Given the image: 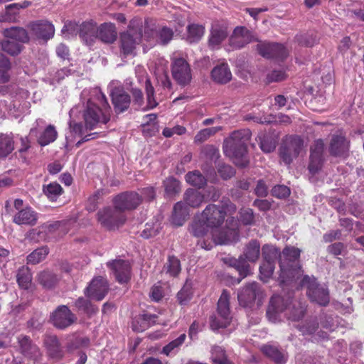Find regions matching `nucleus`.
<instances>
[{
    "label": "nucleus",
    "mask_w": 364,
    "mask_h": 364,
    "mask_svg": "<svg viewBox=\"0 0 364 364\" xmlns=\"http://www.w3.org/2000/svg\"><path fill=\"white\" fill-rule=\"evenodd\" d=\"M211 78L217 84L225 85L232 80V73L227 63H221L211 71Z\"/></svg>",
    "instance_id": "b1692460"
},
{
    "label": "nucleus",
    "mask_w": 364,
    "mask_h": 364,
    "mask_svg": "<svg viewBox=\"0 0 364 364\" xmlns=\"http://www.w3.org/2000/svg\"><path fill=\"white\" fill-rule=\"evenodd\" d=\"M43 193L50 201H56L63 193V189L57 182H51L43 187Z\"/></svg>",
    "instance_id": "c03bdc74"
},
{
    "label": "nucleus",
    "mask_w": 364,
    "mask_h": 364,
    "mask_svg": "<svg viewBox=\"0 0 364 364\" xmlns=\"http://www.w3.org/2000/svg\"><path fill=\"white\" fill-rule=\"evenodd\" d=\"M188 38L191 42L199 41L205 33V26L201 24L191 23L187 26Z\"/></svg>",
    "instance_id": "de8ad7c7"
},
{
    "label": "nucleus",
    "mask_w": 364,
    "mask_h": 364,
    "mask_svg": "<svg viewBox=\"0 0 364 364\" xmlns=\"http://www.w3.org/2000/svg\"><path fill=\"white\" fill-rule=\"evenodd\" d=\"M262 353L272 359L277 364H284L287 360V357L284 353L278 349L277 347L272 345H264L262 346Z\"/></svg>",
    "instance_id": "72a5a7b5"
},
{
    "label": "nucleus",
    "mask_w": 364,
    "mask_h": 364,
    "mask_svg": "<svg viewBox=\"0 0 364 364\" xmlns=\"http://www.w3.org/2000/svg\"><path fill=\"white\" fill-rule=\"evenodd\" d=\"M168 284L159 281L152 287L150 296H165L168 294Z\"/></svg>",
    "instance_id": "69168bd1"
},
{
    "label": "nucleus",
    "mask_w": 364,
    "mask_h": 364,
    "mask_svg": "<svg viewBox=\"0 0 364 364\" xmlns=\"http://www.w3.org/2000/svg\"><path fill=\"white\" fill-rule=\"evenodd\" d=\"M1 44V49L11 55H18L23 48V46L20 43L9 38L3 41Z\"/></svg>",
    "instance_id": "3c124183"
},
{
    "label": "nucleus",
    "mask_w": 364,
    "mask_h": 364,
    "mask_svg": "<svg viewBox=\"0 0 364 364\" xmlns=\"http://www.w3.org/2000/svg\"><path fill=\"white\" fill-rule=\"evenodd\" d=\"M210 226L208 225L204 218L201 215L198 216L194 219L189 228V232L192 235L196 237H203L208 232Z\"/></svg>",
    "instance_id": "c9c22d12"
},
{
    "label": "nucleus",
    "mask_w": 364,
    "mask_h": 364,
    "mask_svg": "<svg viewBox=\"0 0 364 364\" xmlns=\"http://www.w3.org/2000/svg\"><path fill=\"white\" fill-rule=\"evenodd\" d=\"M58 136V132L53 125H48L38 138V142L41 146H45L53 142Z\"/></svg>",
    "instance_id": "37998d69"
},
{
    "label": "nucleus",
    "mask_w": 364,
    "mask_h": 364,
    "mask_svg": "<svg viewBox=\"0 0 364 364\" xmlns=\"http://www.w3.org/2000/svg\"><path fill=\"white\" fill-rule=\"evenodd\" d=\"M290 189L284 185H277L272 189V195L277 198H285L290 195Z\"/></svg>",
    "instance_id": "774afa93"
},
{
    "label": "nucleus",
    "mask_w": 364,
    "mask_h": 364,
    "mask_svg": "<svg viewBox=\"0 0 364 364\" xmlns=\"http://www.w3.org/2000/svg\"><path fill=\"white\" fill-rule=\"evenodd\" d=\"M117 37L116 27L114 23H102L97 29V38L107 44L113 43Z\"/></svg>",
    "instance_id": "a878e982"
},
{
    "label": "nucleus",
    "mask_w": 364,
    "mask_h": 364,
    "mask_svg": "<svg viewBox=\"0 0 364 364\" xmlns=\"http://www.w3.org/2000/svg\"><path fill=\"white\" fill-rule=\"evenodd\" d=\"M75 306L80 311L90 315L97 311V308L91 303L89 297H79L75 301Z\"/></svg>",
    "instance_id": "864d4df0"
},
{
    "label": "nucleus",
    "mask_w": 364,
    "mask_h": 364,
    "mask_svg": "<svg viewBox=\"0 0 364 364\" xmlns=\"http://www.w3.org/2000/svg\"><path fill=\"white\" fill-rule=\"evenodd\" d=\"M324 146L323 139L315 140L310 147V156L323 157Z\"/></svg>",
    "instance_id": "338daca9"
},
{
    "label": "nucleus",
    "mask_w": 364,
    "mask_h": 364,
    "mask_svg": "<svg viewBox=\"0 0 364 364\" xmlns=\"http://www.w3.org/2000/svg\"><path fill=\"white\" fill-rule=\"evenodd\" d=\"M181 272V264L180 259L174 255H168L166 262L164 264L162 273L169 277L176 278Z\"/></svg>",
    "instance_id": "c85d7f7f"
},
{
    "label": "nucleus",
    "mask_w": 364,
    "mask_h": 364,
    "mask_svg": "<svg viewBox=\"0 0 364 364\" xmlns=\"http://www.w3.org/2000/svg\"><path fill=\"white\" fill-rule=\"evenodd\" d=\"M350 140L346 133L338 131L330 135L328 151L331 156L345 160L350 156Z\"/></svg>",
    "instance_id": "0eeeda50"
},
{
    "label": "nucleus",
    "mask_w": 364,
    "mask_h": 364,
    "mask_svg": "<svg viewBox=\"0 0 364 364\" xmlns=\"http://www.w3.org/2000/svg\"><path fill=\"white\" fill-rule=\"evenodd\" d=\"M107 267L112 271L117 282L127 284L132 277V266L128 260L112 259L107 262Z\"/></svg>",
    "instance_id": "ddd939ff"
},
{
    "label": "nucleus",
    "mask_w": 364,
    "mask_h": 364,
    "mask_svg": "<svg viewBox=\"0 0 364 364\" xmlns=\"http://www.w3.org/2000/svg\"><path fill=\"white\" fill-rule=\"evenodd\" d=\"M109 291V283L105 277H94L85 289V296H106Z\"/></svg>",
    "instance_id": "4be33fe9"
},
{
    "label": "nucleus",
    "mask_w": 364,
    "mask_h": 364,
    "mask_svg": "<svg viewBox=\"0 0 364 364\" xmlns=\"http://www.w3.org/2000/svg\"><path fill=\"white\" fill-rule=\"evenodd\" d=\"M3 34L6 38L18 43H25L29 41L28 31L22 27L13 26L6 28L4 30Z\"/></svg>",
    "instance_id": "c756f323"
},
{
    "label": "nucleus",
    "mask_w": 364,
    "mask_h": 364,
    "mask_svg": "<svg viewBox=\"0 0 364 364\" xmlns=\"http://www.w3.org/2000/svg\"><path fill=\"white\" fill-rule=\"evenodd\" d=\"M77 320L75 314L66 306H58L50 315L53 325L59 329L70 326Z\"/></svg>",
    "instance_id": "4468645a"
},
{
    "label": "nucleus",
    "mask_w": 364,
    "mask_h": 364,
    "mask_svg": "<svg viewBox=\"0 0 364 364\" xmlns=\"http://www.w3.org/2000/svg\"><path fill=\"white\" fill-rule=\"evenodd\" d=\"M185 179L188 184L198 188H203L207 184V179L198 170L187 173Z\"/></svg>",
    "instance_id": "ea45409f"
},
{
    "label": "nucleus",
    "mask_w": 364,
    "mask_h": 364,
    "mask_svg": "<svg viewBox=\"0 0 364 364\" xmlns=\"http://www.w3.org/2000/svg\"><path fill=\"white\" fill-rule=\"evenodd\" d=\"M324 163V157L309 156V163L308 169L309 172L314 175L321 170Z\"/></svg>",
    "instance_id": "680f3d73"
},
{
    "label": "nucleus",
    "mask_w": 364,
    "mask_h": 364,
    "mask_svg": "<svg viewBox=\"0 0 364 364\" xmlns=\"http://www.w3.org/2000/svg\"><path fill=\"white\" fill-rule=\"evenodd\" d=\"M145 92L146 95V109H151L155 108L158 105V102L155 99V90L149 78H146L145 81Z\"/></svg>",
    "instance_id": "8fccbe9b"
},
{
    "label": "nucleus",
    "mask_w": 364,
    "mask_h": 364,
    "mask_svg": "<svg viewBox=\"0 0 364 364\" xmlns=\"http://www.w3.org/2000/svg\"><path fill=\"white\" fill-rule=\"evenodd\" d=\"M262 256L265 262L273 263L275 264L276 260L281 258L280 250L271 245H264L262 248Z\"/></svg>",
    "instance_id": "58836bf2"
},
{
    "label": "nucleus",
    "mask_w": 364,
    "mask_h": 364,
    "mask_svg": "<svg viewBox=\"0 0 364 364\" xmlns=\"http://www.w3.org/2000/svg\"><path fill=\"white\" fill-rule=\"evenodd\" d=\"M97 100L100 106L89 100L83 111V119L87 129L92 130L101 124H107L110 120L111 107L106 96L100 93Z\"/></svg>",
    "instance_id": "f03ea898"
},
{
    "label": "nucleus",
    "mask_w": 364,
    "mask_h": 364,
    "mask_svg": "<svg viewBox=\"0 0 364 364\" xmlns=\"http://www.w3.org/2000/svg\"><path fill=\"white\" fill-rule=\"evenodd\" d=\"M285 311L289 319L297 321L306 311V306L299 297H271L267 311V315Z\"/></svg>",
    "instance_id": "20e7f679"
},
{
    "label": "nucleus",
    "mask_w": 364,
    "mask_h": 364,
    "mask_svg": "<svg viewBox=\"0 0 364 364\" xmlns=\"http://www.w3.org/2000/svg\"><path fill=\"white\" fill-rule=\"evenodd\" d=\"M110 97L117 114L128 110L131 105V97L123 88L115 87L112 90Z\"/></svg>",
    "instance_id": "a211bd4d"
},
{
    "label": "nucleus",
    "mask_w": 364,
    "mask_h": 364,
    "mask_svg": "<svg viewBox=\"0 0 364 364\" xmlns=\"http://www.w3.org/2000/svg\"><path fill=\"white\" fill-rule=\"evenodd\" d=\"M156 35L159 37L160 43L166 45L172 40L173 31L171 28L164 26L159 28Z\"/></svg>",
    "instance_id": "0e129e2a"
},
{
    "label": "nucleus",
    "mask_w": 364,
    "mask_h": 364,
    "mask_svg": "<svg viewBox=\"0 0 364 364\" xmlns=\"http://www.w3.org/2000/svg\"><path fill=\"white\" fill-rule=\"evenodd\" d=\"M144 35L147 38H151L156 35L159 31L157 21L153 18H146L144 25Z\"/></svg>",
    "instance_id": "6e6d98bb"
},
{
    "label": "nucleus",
    "mask_w": 364,
    "mask_h": 364,
    "mask_svg": "<svg viewBox=\"0 0 364 364\" xmlns=\"http://www.w3.org/2000/svg\"><path fill=\"white\" fill-rule=\"evenodd\" d=\"M171 75L176 83L181 87L189 85L192 80L191 66L183 58L172 59Z\"/></svg>",
    "instance_id": "9d476101"
},
{
    "label": "nucleus",
    "mask_w": 364,
    "mask_h": 364,
    "mask_svg": "<svg viewBox=\"0 0 364 364\" xmlns=\"http://www.w3.org/2000/svg\"><path fill=\"white\" fill-rule=\"evenodd\" d=\"M250 137V130L244 129L232 132L223 141V149L225 155L231 158L238 167L245 168L249 164L247 143Z\"/></svg>",
    "instance_id": "f257e3e1"
},
{
    "label": "nucleus",
    "mask_w": 364,
    "mask_h": 364,
    "mask_svg": "<svg viewBox=\"0 0 364 364\" xmlns=\"http://www.w3.org/2000/svg\"><path fill=\"white\" fill-rule=\"evenodd\" d=\"M240 220L244 225H252L255 224V213L250 208H242L239 211Z\"/></svg>",
    "instance_id": "052dcab7"
},
{
    "label": "nucleus",
    "mask_w": 364,
    "mask_h": 364,
    "mask_svg": "<svg viewBox=\"0 0 364 364\" xmlns=\"http://www.w3.org/2000/svg\"><path fill=\"white\" fill-rule=\"evenodd\" d=\"M11 212L12 222L16 225L34 226L37 223L38 213L30 205H25L22 199L14 200Z\"/></svg>",
    "instance_id": "423d86ee"
},
{
    "label": "nucleus",
    "mask_w": 364,
    "mask_h": 364,
    "mask_svg": "<svg viewBox=\"0 0 364 364\" xmlns=\"http://www.w3.org/2000/svg\"><path fill=\"white\" fill-rule=\"evenodd\" d=\"M300 254L301 250L293 246L285 247L281 252V258L279 260L280 274L278 277V282L281 287L283 288L289 284L292 271L301 269V267L298 264Z\"/></svg>",
    "instance_id": "39448f33"
},
{
    "label": "nucleus",
    "mask_w": 364,
    "mask_h": 364,
    "mask_svg": "<svg viewBox=\"0 0 364 364\" xmlns=\"http://www.w3.org/2000/svg\"><path fill=\"white\" fill-rule=\"evenodd\" d=\"M14 149V141L11 135L0 134V158H6Z\"/></svg>",
    "instance_id": "a19ab883"
},
{
    "label": "nucleus",
    "mask_w": 364,
    "mask_h": 364,
    "mask_svg": "<svg viewBox=\"0 0 364 364\" xmlns=\"http://www.w3.org/2000/svg\"><path fill=\"white\" fill-rule=\"evenodd\" d=\"M257 50L265 58L281 61L287 58L289 55L287 48L283 44L278 43H259L257 45Z\"/></svg>",
    "instance_id": "f8f14e48"
},
{
    "label": "nucleus",
    "mask_w": 364,
    "mask_h": 364,
    "mask_svg": "<svg viewBox=\"0 0 364 364\" xmlns=\"http://www.w3.org/2000/svg\"><path fill=\"white\" fill-rule=\"evenodd\" d=\"M27 28L31 33L38 39L48 41L55 34L54 25L47 20H37L30 22Z\"/></svg>",
    "instance_id": "f3484780"
},
{
    "label": "nucleus",
    "mask_w": 364,
    "mask_h": 364,
    "mask_svg": "<svg viewBox=\"0 0 364 364\" xmlns=\"http://www.w3.org/2000/svg\"><path fill=\"white\" fill-rule=\"evenodd\" d=\"M37 279L43 288L53 289L58 286L61 277L49 269H46L38 274Z\"/></svg>",
    "instance_id": "cd10ccee"
},
{
    "label": "nucleus",
    "mask_w": 364,
    "mask_h": 364,
    "mask_svg": "<svg viewBox=\"0 0 364 364\" xmlns=\"http://www.w3.org/2000/svg\"><path fill=\"white\" fill-rule=\"evenodd\" d=\"M185 205L192 208H198L204 200V196L199 191L188 188L183 196Z\"/></svg>",
    "instance_id": "4c0bfd02"
},
{
    "label": "nucleus",
    "mask_w": 364,
    "mask_h": 364,
    "mask_svg": "<svg viewBox=\"0 0 364 364\" xmlns=\"http://www.w3.org/2000/svg\"><path fill=\"white\" fill-rule=\"evenodd\" d=\"M186 338V335L185 333L181 334L177 338L166 345L163 348L162 353L167 356L176 354L181 346L185 342Z\"/></svg>",
    "instance_id": "a18cd8bd"
},
{
    "label": "nucleus",
    "mask_w": 364,
    "mask_h": 364,
    "mask_svg": "<svg viewBox=\"0 0 364 364\" xmlns=\"http://www.w3.org/2000/svg\"><path fill=\"white\" fill-rule=\"evenodd\" d=\"M97 220L108 230H115L125 222V216L115 208H105L97 212Z\"/></svg>",
    "instance_id": "1a4fd4ad"
},
{
    "label": "nucleus",
    "mask_w": 364,
    "mask_h": 364,
    "mask_svg": "<svg viewBox=\"0 0 364 364\" xmlns=\"http://www.w3.org/2000/svg\"><path fill=\"white\" fill-rule=\"evenodd\" d=\"M16 281L21 289L28 290L32 285V274L27 266L21 267L16 274Z\"/></svg>",
    "instance_id": "e433bc0d"
},
{
    "label": "nucleus",
    "mask_w": 364,
    "mask_h": 364,
    "mask_svg": "<svg viewBox=\"0 0 364 364\" xmlns=\"http://www.w3.org/2000/svg\"><path fill=\"white\" fill-rule=\"evenodd\" d=\"M21 353L26 357L38 360L41 355V350L37 345L33 343L28 336H20L18 337Z\"/></svg>",
    "instance_id": "5701e85b"
},
{
    "label": "nucleus",
    "mask_w": 364,
    "mask_h": 364,
    "mask_svg": "<svg viewBox=\"0 0 364 364\" xmlns=\"http://www.w3.org/2000/svg\"><path fill=\"white\" fill-rule=\"evenodd\" d=\"M10 68L11 64L9 59L0 53V83H5L9 80Z\"/></svg>",
    "instance_id": "5fc2aeb1"
},
{
    "label": "nucleus",
    "mask_w": 364,
    "mask_h": 364,
    "mask_svg": "<svg viewBox=\"0 0 364 364\" xmlns=\"http://www.w3.org/2000/svg\"><path fill=\"white\" fill-rule=\"evenodd\" d=\"M232 321L229 297H220L217 312L210 317V326L213 331L228 327Z\"/></svg>",
    "instance_id": "6e6552de"
},
{
    "label": "nucleus",
    "mask_w": 364,
    "mask_h": 364,
    "mask_svg": "<svg viewBox=\"0 0 364 364\" xmlns=\"http://www.w3.org/2000/svg\"><path fill=\"white\" fill-rule=\"evenodd\" d=\"M188 210L185 203L177 202L173 206L171 216L172 223L176 226H182L188 217Z\"/></svg>",
    "instance_id": "473e14b6"
},
{
    "label": "nucleus",
    "mask_w": 364,
    "mask_h": 364,
    "mask_svg": "<svg viewBox=\"0 0 364 364\" xmlns=\"http://www.w3.org/2000/svg\"><path fill=\"white\" fill-rule=\"evenodd\" d=\"M217 171L220 176L225 181L231 178L235 175V168L230 165L224 163H220L218 165Z\"/></svg>",
    "instance_id": "e2e57ef3"
},
{
    "label": "nucleus",
    "mask_w": 364,
    "mask_h": 364,
    "mask_svg": "<svg viewBox=\"0 0 364 364\" xmlns=\"http://www.w3.org/2000/svg\"><path fill=\"white\" fill-rule=\"evenodd\" d=\"M48 253L49 249L47 246L37 248L27 256V264H37L43 261Z\"/></svg>",
    "instance_id": "49530a36"
},
{
    "label": "nucleus",
    "mask_w": 364,
    "mask_h": 364,
    "mask_svg": "<svg viewBox=\"0 0 364 364\" xmlns=\"http://www.w3.org/2000/svg\"><path fill=\"white\" fill-rule=\"evenodd\" d=\"M211 360L215 364H226L228 358L225 350L218 346H214L211 348Z\"/></svg>",
    "instance_id": "4d7b16f0"
},
{
    "label": "nucleus",
    "mask_w": 364,
    "mask_h": 364,
    "mask_svg": "<svg viewBox=\"0 0 364 364\" xmlns=\"http://www.w3.org/2000/svg\"><path fill=\"white\" fill-rule=\"evenodd\" d=\"M43 343L49 355L53 358L60 359L63 356L61 346L55 335H46L44 336Z\"/></svg>",
    "instance_id": "bb28decb"
},
{
    "label": "nucleus",
    "mask_w": 364,
    "mask_h": 364,
    "mask_svg": "<svg viewBox=\"0 0 364 364\" xmlns=\"http://www.w3.org/2000/svg\"><path fill=\"white\" fill-rule=\"evenodd\" d=\"M142 201V196L135 191H125L113 198L114 207L121 213L137 208Z\"/></svg>",
    "instance_id": "9b49d317"
},
{
    "label": "nucleus",
    "mask_w": 364,
    "mask_h": 364,
    "mask_svg": "<svg viewBox=\"0 0 364 364\" xmlns=\"http://www.w3.org/2000/svg\"><path fill=\"white\" fill-rule=\"evenodd\" d=\"M260 255V244L257 240H251L244 247L242 256L248 262H256Z\"/></svg>",
    "instance_id": "7c9ffc66"
},
{
    "label": "nucleus",
    "mask_w": 364,
    "mask_h": 364,
    "mask_svg": "<svg viewBox=\"0 0 364 364\" xmlns=\"http://www.w3.org/2000/svg\"><path fill=\"white\" fill-rule=\"evenodd\" d=\"M259 147L264 152L271 153L275 149L277 142L272 136L263 134L259 136Z\"/></svg>",
    "instance_id": "603ef678"
},
{
    "label": "nucleus",
    "mask_w": 364,
    "mask_h": 364,
    "mask_svg": "<svg viewBox=\"0 0 364 364\" xmlns=\"http://www.w3.org/2000/svg\"><path fill=\"white\" fill-rule=\"evenodd\" d=\"M282 144L293 154V156L297 157L302 149L304 141L299 136H291Z\"/></svg>",
    "instance_id": "79ce46f5"
},
{
    "label": "nucleus",
    "mask_w": 364,
    "mask_h": 364,
    "mask_svg": "<svg viewBox=\"0 0 364 364\" xmlns=\"http://www.w3.org/2000/svg\"><path fill=\"white\" fill-rule=\"evenodd\" d=\"M200 215L204 218L210 228H216L220 227L224 223L226 213L220 206L215 204H209Z\"/></svg>",
    "instance_id": "dca6fc26"
},
{
    "label": "nucleus",
    "mask_w": 364,
    "mask_h": 364,
    "mask_svg": "<svg viewBox=\"0 0 364 364\" xmlns=\"http://www.w3.org/2000/svg\"><path fill=\"white\" fill-rule=\"evenodd\" d=\"M275 269V264L262 262L259 266V277L264 282H267L272 277Z\"/></svg>",
    "instance_id": "13d9d810"
},
{
    "label": "nucleus",
    "mask_w": 364,
    "mask_h": 364,
    "mask_svg": "<svg viewBox=\"0 0 364 364\" xmlns=\"http://www.w3.org/2000/svg\"><path fill=\"white\" fill-rule=\"evenodd\" d=\"M225 262L235 267L242 278H245L250 274V265L242 256H240L238 259L225 258Z\"/></svg>",
    "instance_id": "f704fd0d"
},
{
    "label": "nucleus",
    "mask_w": 364,
    "mask_h": 364,
    "mask_svg": "<svg viewBox=\"0 0 364 364\" xmlns=\"http://www.w3.org/2000/svg\"><path fill=\"white\" fill-rule=\"evenodd\" d=\"M228 36V26L218 21L212 24L208 37V46L211 49L218 48Z\"/></svg>",
    "instance_id": "aec40b11"
},
{
    "label": "nucleus",
    "mask_w": 364,
    "mask_h": 364,
    "mask_svg": "<svg viewBox=\"0 0 364 364\" xmlns=\"http://www.w3.org/2000/svg\"><path fill=\"white\" fill-rule=\"evenodd\" d=\"M220 129L221 127H220L203 129L196 134L194 138V141L196 143H202L206 141L211 136H213Z\"/></svg>",
    "instance_id": "bf43d9fd"
},
{
    "label": "nucleus",
    "mask_w": 364,
    "mask_h": 364,
    "mask_svg": "<svg viewBox=\"0 0 364 364\" xmlns=\"http://www.w3.org/2000/svg\"><path fill=\"white\" fill-rule=\"evenodd\" d=\"M97 23L85 21L80 26L79 36L87 45L91 46L97 39Z\"/></svg>",
    "instance_id": "393cba45"
},
{
    "label": "nucleus",
    "mask_w": 364,
    "mask_h": 364,
    "mask_svg": "<svg viewBox=\"0 0 364 364\" xmlns=\"http://www.w3.org/2000/svg\"><path fill=\"white\" fill-rule=\"evenodd\" d=\"M225 231H215L213 232V240L215 245H225L231 242L232 240L238 236V220L233 217L226 220Z\"/></svg>",
    "instance_id": "2eb2a0df"
},
{
    "label": "nucleus",
    "mask_w": 364,
    "mask_h": 364,
    "mask_svg": "<svg viewBox=\"0 0 364 364\" xmlns=\"http://www.w3.org/2000/svg\"><path fill=\"white\" fill-rule=\"evenodd\" d=\"M158 317L154 314H144L135 318L132 321V329L134 331L141 332L149 328L156 322Z\"/></svg>",
    "instance_id": "2f4dec72"
},
{
    "label": "nucleus",
    "mask_w": 364,
    "mask_h": 364,
    "mask_svg": "<svg viewBox=\"0 0 364 364\" xmlns=\"http://www.w3.org/2000/svg\"><path fill=\"white\" fill-rule=\"evenodd\" d=\"M143 37L141 18L135 17L129 21L128 30L120 33L119 48L123 58L135 55L136 48Z\"/></svg>",
    "instance_id": "7ed1b4c3"
},
{
    "label": "nucleus",
    "mask_w": 364,
    "mask_h": 364,
    "mask_svg": "<svg viewBox=\"0 0 364 364\" xmlns=\"http://www.w3.org/2000/svg\"><path fill=\"white\" fill-rule=\"evenodd\" d=\"M254 41L252 32L245 26H237L230 36V46L233 49H240Z\"/></svg>",
    "instance_id": "6ab92c4d"
},
{
    "label": "nucleus",
    "mask_w": 364,
    "mask_h": 364,
    "mask_svg": "<svg viewBox=\"0 0 364 364\" xmlns=\"http://www.w3.org/2000/svg\"><path fill=\"white\" fill-rule=\"evenodd\" d=\"M165 193L168 197H173L181 191V183L173 177H168L164 181Z\"/></svg>",
    "instance_id": "09e8293b"
},
{
    "label": "nucleus",
    "mask_w": 364,
    "mask_h": 364,
    "mask_svg": "<svg viewBox=\"0 0 364 364\" xmlns=\"http://www.w3.org/2000/svg\"><path fill=\"white\" fill-rule=\"evenodd\" d=\"M299 287L307 290L306 296H328V289L320 284L314 276L304 275L299 282Z\"/></svg>",
    "instance_id": "412c9836"
}]
</instances>
